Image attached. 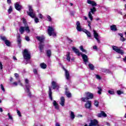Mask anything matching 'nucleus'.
Instances as JSON below:
<instances>
[{
    "label": "nucleus",
    "instance_id": "35",
    "mask_svg": "<svg viewBox=\"0 0 126 126\" xmlns=\"http://www.w3.org/2000/svg\"><path fill=\"white\" fill-rule=\"evenodd\" d=\"M11 12H12V7H11V6H10L9 8V9H8V13H9V14H10V13H11Z\"/></svg>",
    "mask_w": 126,
    "mask_h": 126
},
{
    "label": "nucleus",
    "instance_id": "16",
    "mask_svg": "<svg viewBox=\"0 0 126 126\" xmlns=\"http://www.w3.org/2000/svg\"><path fill=\"white\" fill-rule=\"evenodd\" d=\"M85 107L87 109H90V108H91V101H87L86 103L85 104Z\"/></svg>",
    "mask_w": 126,
    "mask_h": 126
},
{
    "label": "nucleus",
    "instance_id": "23",
    "mask_svg": "<svg viewBox=\"0 0 126 126\" xmlns=\"http://www.w3.org/2000/svg\"><path fill=\"white\" fill-rule=\"evenodd\" d=\"M83 32H84V33H85L87 36H88L89 38L91 37V33H90V32L85 29L84 30Z\"/></svg>",
    "mask_w": 126,
    "mask_h": 126
},
{
    "label": "nucleus",
    "instance_id": "53",
    "mask_svg": "<svg viewBox=\"0 0 126 126\" xmlns=\"http://www.w3.org/2000/svg\"><path fill=\"white\" fill-rule=\"evenodd\" d=\"M14 75H15V77H16V78H18V74L15 73Z\"/></svg>",
    "mask_w": 126,
    "mask_h": 126
},
{
    "label": "nucleus",
    "instance_id": "26",
    "mask_svg": "<svg viewBox=\"0 0 126 126\" xmlns=\"http://www.w3.org/2000/svg\"><path fill=\"white\" fill-rule=\"evenodd\" d=\"M66 57L67 61L70 62V53L69 52H67Z\"/></svg>",
    "mask_w": 126,
    "mask_h": 126
},
{
    "label": "nucleus",
    "instance_id": "56",
    "mask_svg": "<svg viewBox=\"0 0 126 126\" xmlns=\"http://www.w3.org/2000/svg\"><path fill=\"white\" fill-rule=\"evenodd\" d=\"M84 19L85 20H87V19H88L87 17L84 16Z\"/></svg>",
    "mask_w": 126,
    "mask_h": 126
},
{
    "label": "nucleus",
    "instance_id": "50",
    "mask_svg": "<svg viewBox=\"0 0 126 126\" xmlns=\"http://www.w3.org/2000/svg\"><path fill=\"white\" fill-rule=\"evenodd\" d=\"M0 69H2V64L1 63V62H0Z\"/></svg>",
    "mask_w": 126,
    "mask_h": 126
},
{
    "label": "nucleus",
    "instance_id": "38",
    "mask_svg": "<svg viewBox=\"0 0 126 126\" xmlns=\"http://www.w3.org/2000/svg\"><path fill=\"white\" fill-rule=\"evenodd\" d=\"M80 50H81V51H82V52H83V53H85V52H86V50H85L83 48V46H80Z\"/></svg>",
    "mask_w": 126,
    "mask_h": 126
},
{
    "label": "nucleus",
    "instance_id": "14",
    "mask_svg": "<svg viewBox=\"0 0 126 126\" xmlns=\"http://www.w3.org/2000/svg\"><path fill=\"white\" fill-rule=\"evenodd\" d=\"M76 29L77 30V31H78L79 32H81V31H84V29H83V28H81V26H80V23L79 22V21H77L76 23Z\"/></svg>",
    "mask_w": 126,
    "mask_h": 126
},
{
    "label": "nucleus",
    "instance_id": "34",
    "mask_svg": "<svg viewBox=\"0 0 126 126\" xmlns=\"http://www.w3.org/2000/svg\"><path fill=\"white\" fill-rule=\"evenodd\" d=\"M89 67L92 70H93L94 69V65H93L92 64L90 63L89 64Z\"/></svg>",
    "mask_w": 126,
    "mask_h": 126
},
{
    "label": "nucleus",
    "instance_id": "25",
    "mask_svg": "<svg viewBox=\"0 0 126 126\" xmlns=\"http://www.w3.org/2000/svg\"><path fill=\"white\" fill-rule=\"evenodd\" d=\"M49 98L50 99V100H51V101L53 100V97H52V91L51 90V87H49Z\"/></svg>",
    "mask_w": 126,
    "mask_h": 126
},
{
    "label": "nucleus",
    "instance_id": "3",
    "mask_svg": "<svg viewBox=\"0 0 126 126\" xmlns=\"http://www.w3.org/2000/svg\"><path fill=\"white\" fill-rule=\"evenodd\" d=\"M22 20L24 24L25 25V27H20L19 29V32L21 33V34H23V33H24V32L26 31L27 33H29L31 31L30 29H29V26H28V25L27 24L26 20L24 18H23Z\"/></svg>",
    "mask_w": 126,
    "mask_h": 126
},
{
    "label": "nucleus",
    "instance_id": "64",
    "mask_svg": "<svg viewBox=\"0 0 126 126\" xmlns=\"http://www.w3.org/2000/svg\"><path fill=\"white\" fill-rule=\"evenodd\" d=\"M125 10H126V4L125 5Z\"/></svg>",
    "mask_w": 126,
    "mask_h": 126
},
{
    "label": "nucleus",
    "instance_id": "19",
    "mask_svg": "<svg viewBox=\"0 0 126 126\" xmlns=\"http://www.w3.org/2000/svg\"><path fill=\"white\" fill-rule=\"evenodd\" d=\"M60 104L61 105V106H64V102L65 101V99H64V97L63 96H62L60 98Z\"/></svg>",
    "mask_w": 126,
    "mask_h": 126
},
{
    "label": "nucleus",
    "instance_id": "20",
    "mask_svg": "<svg viewBox=\"0 0 126 126\" xmlns=\"http://www.w3.org/2000/svg\"><path fill=\"white\" fill-rule=\"evenodd\" d=\"M53 105L54 107H55L56 110H59V109H60V107L59 106V104H58V103L57 102V101H56V100L53 101Z\"/></svg>",
    "mask_w": 126,
    "mask_h": 126
},
{
    "label": "nucleus",
    "instance_id": "59",
    "mask_svg": "<svg viewBox=\"0 0 126 126\" xmlns=\"http://www.w3.org/2000/svg\"><path fill=\"white\" fill-rule=\"evenodd\" d=\"M106 125H107V126H110V123H109L108 122L106 123Z\"/></svg>",
    "mask_w": 126,
    "mask_h": 126
},
{
    "label": "nucleus",
    "instance_id": "9",
    "mask_svg": "<svg viewBox=\"0 0 126 126\" xmlns=\"http://www.w3.org/2000/svg\"><path fill=\"white\" fill-rule=\"evenodd\" d=\"M27 13L28 15L32 18L36 17V14H35L34 12L33 11V9H32V6L31 5H29V11L27 12Z\"/></svg>",
    "mask_w": 126,
    "mask_h": 126
},
{
    "label": "nucleus",
    "instance_id": "4",
    "mask_svg": "<svg viewBox=\"0 0 126 126\" xmlns=\"http://www.w3.org/2000/svg\"><path fill=\"white\" fill-rule=\"evenodd\" d=\"M23 55L24 59L26 60V61H24V63H25V64L30 63H31V61H30V59H31V54L28 51V50L25 49L23 53Z\"/></svg>",
    "mask_w": 126,
    "mask_h": 126
},
{
    "label": "nucleus",
    "instance_id": "17",
    "mask_svg": "<svg viewBox=\"0 0 126 126\" xmlns=\"http://www.w3.org/2000/svg\"><path fill=\"white\" fill-rule=\"evenodd\" d=\"M15 7L17 10L19 11L21 10V8H22V6L18 2L15 3Z\"/></svg>",
    "mask_w": 126,
    "mask_h": 126
},
{
    "label": "nucleus",
    "instance_id": "54",
    "mask_svg": "<svg viewBox=\"0 0 126 126\" xmlns=\"http://www.w3.org/2000/svg\"><path fill=\"white\" fill-rule=\"evenodd\" d=\"M13 59L14 61H17V59L16 58V57L15 56H14L13 57Z\"/></svg>",
    "mask_w": 126,
    "mask_h": 126
},
{
    "label": "nucleus",
    "instance_id": "7",
    "mask_svg": "<svg viewBox=\"0 0 126 126\" xmlns=\"http://www.w3.org/2000/svg\"><path fill=\"white\" fill-rule=\"evenodd\" d=\"M25 85H26V92H27V93H28V96H29V97H31V93H30V85H29V80H28V79H26L25 80Z\"/></svg>",
    "mask_w": 126,
    "mask_h": 126
},
{
    "label": "nucleus",
    "instance_id": "33",
    "mask_svg": "<svg viewBox=\"0 0 126 126\" xmlns=\"http://www.w3.org/2000/svg\"><path fill=\"white\" fill-rule=\"evenodd\" d=\"M97 89H98V91H97V93H98V94H99V95H100V94H101L102 88H101L100 87H97Z\"/></svg>",
    "mask_w": 126,
    "mask_h": 126
},
{
    "label": "nucleus",
    "instance_id": "49",
    "mask_svg": "<svg viewBox=\"0 0 126 126\" xmlns=\"http://www.w3.org/2000/svg\"><path fill=\"white\" fill-rule=\"evenodd\" d=\"M96 78H97V79H101V77H100L98 75H96Z\"/></svg>",
    "mask_w": 126,
    "mask_h": 126
},
{
    "label": "nucleus",
    "instance_id": "29",
    "mask_svg": "<svg viewBox=\"0 0 126 126\" xmlns=\"http://www.w3.org/2000/svg\"><path fill=\"white\" fill-rule=\"evenodd\" d=\"M40 66L41 67V68H43L44 69H45V68H46V67H47V65L44 63H41L40 64Z\"/></svg>",
    "mask_w": 126,
    "mask_h": 126
},
{
    "label": "nucleus",
    "instance_id": "6",
    "mask_svg": "<svg viewBox=\"0 0 126 126\" xmlns=\"http://www.w3.org/2000/svg\"><path fill=\"white\" fill-rule=\"evenodd\" d=\"M86 97H82L81 100L82 102H86V101H88L89 99H93V94L89 92H87L85 93Z\"/></svg>",
    "mask_w": 126,
    "mask_h": 126
},
{
    "label": "nucleus",
    "instance_id": "44",
    "mask_svg": "<svg viewBox=\"0 0 126 126\" xmlns=\"http://www.w3.org/2000/svg\"><path fill=\"white\" fill-rule=\"evenodd\" d=\"M34 22H35V23H38V22H39V19H38V18L37 17H35Z\"/></svg>",
    "mask_w": 126,
    "mask_h": 126
},
{
    "label": "nucleus",
    "instance_id": "37",
    "mask_svg": "<svg viewBox=\"0 0 126 126\" xmlns=\"http://www.w3.org/2000/svg\"><path fill=\"white\" fill-rule=\"evenodd\" d=\"M0 88H1V90H2V91H3V92H5V89H4V87H3V85L0 84Z\"/></svg>",
    "mask_w": 126,
    "mask_h": 126
},
{
    "label": "nucleus",
    "instance_id": "13",
    "mask_svg": "<svg viewBox=\"0 0 126 126\" xmlns=\"http://www.w3.org/2000/svg\"><path fill=\"white\" fill-rule=\"evenodd\" d=\"M96 125H98V121L97 120L94 119V120H91V123L89 124V126H88L87 124H86L85 126H94Z\"/></svg>",
    "mask_w": 126,
    "mask_h": 126
},
{
    "label": "nucleus",
    "instance_id": "63",
    "mask_svg": "<svg viewBox=\"0 0 126 126\" xmlns=\"http://www.w3.org/2000/svg\"><path fill=\"white\" fill-rule=\"evenodd\" d=\"M70 6H72L73 5V4H72V3H70Z\"/></svg>",
    "mask_w": 126,
    "mask_h": 126
},
{
    "label": "nucleus",
    "instance_id": "2",
    "mask_svg": "<svg viewBox=\"0 0 126 126\" xmlns=\"http://www.w3.org/2000/svg\"><path fill=\"white\" fill-rule=\"evenodd\" d=\"M73 52H74V53H75L76 54H77V56H81L82 57V59L83 60L84 63H85V64H86V65H87V63H88V57L85 54H82V53L79 52V50L77 49H76V48H75V47H73L72 48Z\"/></svg>",
    "mask_w": 126,
    "mask_h": 126
},
{
    "label": "nucleus",
    "instance_id": "58",
    "mask_svg": "<svg viewBox=\"0 0 126 126\" xmlns=\"http://www.w3.org/2000/svg\"><path fill=\"white\" fill-rule=\"evenodd\" d=\"M0 112H1V113H2L3 112L2 108L1 107H0Z\"/></svg>",
    "mask_w": 126,
    "mask_h": 126
},
{
    "label": "nucleus",
    "instance_id": "52",
    "mask_svg": "<svg viewBox=\"0 0 126 126\" xmlns=\"http://www.w3.org/2000/svg\"><path fill=\"white\" fill-rule=\"evenodd\" d=\"M93 49L94 50H97V46H94L93 47Z\"/></svg>",
    "mask_w": 126,
    "mask_h": 126
},
{
    "label": "nucleus",
    "instance_id": "10",
    "mask_svg": "<svg viewBox=\"0 0 126 126\" xmlns=\"http://www.w3.org/2000/svg\"><path fill=\"white\" fill-rule=\"evenodd\" d=\"M94 38H95V39L96 40L97 43H98V44H100V38H101V36L99 35L98 32H97L95 30H94Z\"/></svg>",
    "mask_w": 126,
    "mask_h": 126
},
{
    "label": "nucleus",
    "instance_id": "39",
    "mask_svg": "<svg viewBox=\"0 0 126 126\" xmlns=\"http://www.w3.org/2000/svg\"><path fill=\"white\" fill-rule=\"evenodd\" d=\"M94 104L96 107H98V106L99 105V102L97 100H94Z\"/></svg>",
    "mask_w": 126,
    "mask_h": 126
},
{
    "label": "nucleus",
    "instance_id": "11",
    "mask_svg": "<svg viewBox=\"0 0 126 126\" xmlns=\"http://www.w3.org/2000/svg\"><path fill=\"white\" fill-rule=\"evenodd\" d=\"M0 39H1V40H2V41H3L4 42V43H5V45H6V46H7L8 47H10V45H11L10 41L6 39V37H5V36H0Z\"/></svg>",
    "mask_w": 126,
    "mask_h": 126
},
{
    "label": "nucleus",
    "instance_id": "47",
    "mask_svg": "<svg viewBox=\"0 0 126 126\" xmlns=\"http://www.w3.org/2000/svg\"><path fill=\"white\" fill-rule=\"evenodd\" d=\"M47 19H48V21H52V18L50 16H47Z\"/></svg>",
    "mask_w": 126,
    "mask_h": 126
},
{
    "label": "nucleus",
    "instance_id": "41",
    "mask_svg": "<svg viewBox=\"0 0 126 126\" xmlns=\"http://www.w3.org/2000/svg\"><path fill=\"white\" fill-rule=\"evenodd\" d=\"M117 93L118 95H121V94H124V92L121 91H117Z\"/></svg>",
    "mask_w": 126,
    "mask_h": 126
},
{
    "label": "nucleus",
    "instance_id": "22",
    "mask_svg": "<svg viewBox=\"0 0 126 126\" xmlns=\"http://www.w3.org/2000/svg\"><path fill=\"white\" fill-rule=\"evenodd\" d=\"M52 85L53 87V89H59V86L58 85V84H57V83H56V82H52Z\"/></svg>",
    "mask_w": 126,
    "mask_h": 126
},
{
    "label": "nucleus",
    "instance_id": "46",
    "mask_svg": "<svg viewBox=\"0 0 126 126\" xmlns=\"http://www.w3.org/2000/svg\"><path fill=\"white\" fill-rule=\"evenodd\" d=\"M17 114L18 115L19 117H21V113H20V111L19 110H17Z\"/></svg>",
    "mask_w": 126,
    "mask_h": 126
},
{
    "label": "nucleus",
    "instance_id": "1",
    "mask_svg": "<svg viewBox=\"0 0 126 126\" xmlns=\"http://www.w3.org/2000/svg\"><path fill=\"white\" fill-rule=\"evenodd\" d=\"M87 3H89V4H91L93 8H91V11L89 12V17L90 19L91 20V21L93 20V17L92 16V14H94V12L96 11V8L95 6L97 5V3L94 1H92L90 0H87ZM91 13L92 14H91Z\"/></svg>",
    "mask_w": 126,
    "mask_h": 126
},
{
    "label": "nucleus",
    "instance_id": "43",
    "mask_svg": "<svg viewBox=\"0 0 126 126\" xmlns=\"http://www.w3.org/2000/svg\"><path fill=\"white\" fill-rule=\"evenodd\" d=\"M33 73L34 74H38V70L37 69H33Z\"/></svg>",
    "mask_w": 126,
    "mask_h": 126
},
{
    "label": "nucleus",
    "instance_id": "24",
    "mask_svg": "<svg viewBox=\"0 0 126 126\" xmlns=\"http://www.w3.org/2000/svg\"><path fill=\"white\" fill-rule=\"evenodd\" d=\"M110 29L112 31H117V27L115 25H113L110 26Z\"/></svg>",
    "mask_w": 126,
    "mask_h": 126
},
{
    "label": "nucleus",
    "instance_id": "15",
    "mask_svg": "<svg viewBox=\"0 0 126 126\" xmlns=\"http://www.w3.org/2000/svg\"><path fill=\"white\" fill-rule=\"evenodd\" d=\"M97 116L98 118H102V117L106 118V117H107V114H106L104 111H101L100 113L97 114Z\"/></svg>",
    "mask_w": 126,
    "mask_h": 126
},
{
    "label": "nucleus",
    "instance_id": "36",
    "mask_svg": "<svg viewBox=\"0 0 126 126\" xmlns=\"http://www.w3.org/2000/svg\"><path fill=\"white\" fill-rule=\"evenodd\" d=\"M8 116L9 117V119L10 120H11L12 123H13V118H12V116H11V115H10V113H8Z\"/></svg>",
    "mask_w": 126,
    "mask_h": 126
},
{
    "label": "nucleus",
    "instance_id": "30",
    "mask_svg": "<svg viewBox=\"0 0 126 126\" xmlns=\"http://www.w3.org/2000/svg\"><path fill=\"white\" fill-rule=\"evenodd\" d=\"M13 85H14L15 86H17V85L19 84V85H21L22 86V84H21V83H20V81H19L18 83L16 82H14L13 83Z\"/></svg>",
    "mask_w": 126,
    "mask_h": 126
},
{
    "label": "nucleus",
    "instance_id": "28",
    "mask_svg": "<svg viewBox=\"0 0 126 126\" xmlns=\"http://www.w3.org/2000/svg\"><path fill=\"white\" fill-rule=\"evenodd\" d=\"M65 95L68 98H70V97H71V94H70L69 92H67V91H66V89L65 91Z\"/></svg>",
    "mask_w": 126,
    "mask_h": 126
},
{
    "label": "nucleus",
    "instance_id": "8",
    "mask_svg": "<svg viewBox=\"0 0 126 126\" xmlns=\"http://www.w3.org/2000/svg\"><path fill=\"white\" fill-rule=\"evenodd\" d=\"M48 33L49 36H53V37H56L57 36V33L55 32V29L51 27H48Z\"/></svg>",
    "mask_w": 126,
    "mask_h": 126
},
{
    "label": "nucleus",
    "instance_id": "31",
    "mask_svg": "<svg viewBox=\"0 0 126 126\" xmlns=\"http://www.w3.org/2000/svg\"><path fill=\"white\" fill-rule=\"evenodd\" d=\"M46 54L47 55V57L50 58V57H51V50H47L46 52Z\"/></svg>",
    "mask_w": 126,
    "mask_h": 126
},
{
    "label": "nucleus",
    "instance_id": "12",
    "mask_svg": "<svg viewBox=\"0 0 126 126\" xmlns=\"http://www.w3.org/2000/svg\"><path fill=\"white\" fill-rule=\"evenodd\" d=\"M112 49L114 51H115L116 53H118V54H120L122 55H124V51L119 49L118 47L114 46L112 47Z\"/></svg>",
    "mask_w": 126,
    "mask_h": 126
},
{
    "label": "nucleus",
    "instance_id": "21",
    "mask_svg": "<svg viewBox=\"0 0 126 126\" xmlns=\"http://www.w3.org/2000/svg\"><path fill=\"white\" fill-rule=\"evenodd\" d=\"M63 68L65 71V75L66 79H67V80H68V79H69V73H68V71H67V70L65 69L64 68Z\"/></svg>",
    "mask_w": 126,
    "mask_h": 126
},
{
    "label": "nucleus",
    "instance_id": "48",
    "mask_svg": "<svg viewBox=\"0 0 126 126\" xmlns=\"http://www.w3.org/2000/svg\"><path fill=\"white\" fill-rule=\"evenodd\" d=\"M25 40L26 41H28V42H29V41H30V39L29 38V37L28 36L25 37Z\"/></svg>",
    "mask_w": 126,
    "mask_h": 126
},
{
    "label": "nucleus",
    "instance_id": "42",
    "mask_svg": "<svg viewBox=\"0 0 126 126\" xmlns=\"http://www.w3.org/2000/svg\"><path fill=\"white\" fill-rule=\"evenodd\" d=\"M120 40L122 41V42H125L126 38H125L124 36H122L120 38Z\"/></svg>",
    "mask_w": 126,
    "mask_h": 126
},
{
    "label": "nucleus",
    "instance_id": "60",
    "mask_svg": "<svg viewBox=\"0 0 126 126\" xmlns=\"http://www.w3.org/2000/svg\"><path fill=\"white\" fill-rule=\"evenodd\" d=\"M105 71H106V72H110V70H109L108 69H106Z\"/></svg>",
    "mask_w": 126,
    "mask_h": 126
},
{
    "label": "nucleus",
    "instance_id": "5",
    "mask_svg": "<svg viewBox=\"0 0 126 126\" xmlns=\"http://www.w3.org/2000/svg\"><path fill=\"white\" fill-rule=\"evenodd\" d=\"M37 40L39 41V49L40 52H43L44 51V44L43 42H44V40H45V37L43 36H36V37Z\"/></svg>",
    "mask_w": 126,
    "mask_h": 126
},
{
    "label": "nucleus",
    "instance_id": "27",
    "mask_svg": "<svg viewBox=\"0 0 126 126\" xmlns=\"http://www.w3.org/2000/svg\"><path fill=\"white\" fill-rule=\"evenodd\" d=\"M17 42L18 45H20L21 43V38H20V34H18L17 36Z\"/></svg>",
    "mask_w": 126,
    "mask_h": 126
},
{
    "label": "nucleus",
    "instance_id": "18",
    "mask_svg": "<svg viewBox=\"0 0 126 126\" xmlns=\"http://www.w3.org/2000/svg\"><path fill=\"white\" fill-rule=\"evenodd\" d=\"M69 116L70 117V119L71 120H74L75 118V115L74 114V112L73 111H69Z\"/></svg>",
    "mask_w": 126,
    "mask_h": 126
},
{
    "label": "nucleus",
    "instance_id": "32",
    "mask_svg": "<svg viewBox=\"0 0 126 126\" xmlns=\"http://www.w3.org/2000/svg\"><path fill=\"white\" fill-rule=\"evenodd\" d=\"M108 92L111 95H114V94H115V91H114V90H109Z\"/></svg>",
    "mask_w": 126,
    "mask_h": 126
},
{
    "label": "nucleus",
    "instance_id": "57",
    "mask_svg": "<svg viewBox=\"0 0 126 126\" xmlns=\"http://www.w3.org/2000/svg\"><path fill=\"white\" fill-rule=\"evenodd\" d=\"M68 41H69V43H71L72 42V40H71V39H70L69 38L68 39Z\"/></svg>",
    "mask_w": 126,
    "mask_h": 126
},
{
    "label": "nucleus",
    "instance_id": "51",
    "mask_svg": "<svg viewBox=\"0 0 126 126\" xmlns=\"http://www.w3.org/2000/svg\"><path fill=\"white\" fill-rule=\"evenodd\" d=\"M118 35L120 36L121 38L124 36V34H123V33H118Z\"/></svg>",
    "mask_w": 126,
    "mask_h": 126
},
{
    "label": "nucleus",
    "instance_id": "40",
    "mask_svg": "<svg viewBox=\"0 0 126 126\" xmlns=\"http://www.w3.org/2000/svg\"><path fill=\"white\" fill-rule=\"evenodd\" d=\"M38 17H39V18H40V19H43V17H44L43 15H42V14L41 13L38 14Z\"/></svg>",
    "mask_w": 126,
    "mask_h": 126
},
{
    "label": "nucleus",
    "instance_id": "45",
    "mask_svg": "<svg viewBox=\"0 0 126 126\" xmlns=\"http://www.w3.org/2000/svg\"><path fill=\"white\" fill-rule=\"evenodd\" d=\"M88 25L89 27H90V29H91V22L88 21Z\"/></svg>",
    "mask_w": 126,
    "mask_h": 126
},
{
    "label": "nucleus",
    "instance_id": "61",
    "mask_svg": "<svg viewBox=\"0 0 126 126\" xmlns=\"http://www.w3.org/2000/svg\"><path fill=\"white\" fill-rule=\"evenodd\" d=\"M123 60L124 62H126V57H125L124 59H123Z\"/></svg>",
    "mask_w": 126,
    "mask_h": 126
},
{
    "label": "nucleus",
    "instance_id": "55",
    "mask_svg": "<svg viewBox=\"0 0 126 126\" xmlns=\"http://www.w3.org/2000/svg\"><path fill=\"white\" fill-rule=\"evenodd\" d=\"M7 2H8V3H11V0H7Z\"/></svg>",
    "mask_w": 126,
    "mask_h": 126
},
{
    "label": "nucleus",
    "instance_id": "62",
    "mask_svg": "<svg viewBox=\"0 0 126 126\" xmlns=\"http://www.w3.org/2000/svg\"><path fill=\"white\" fill-rule=\"evenodd\" d=\"M78 117H80L81 118V117H82V115H78Z\"/></svg>",
    "mask_w": 126,
    "mask_h": 126
}]
</instances>
